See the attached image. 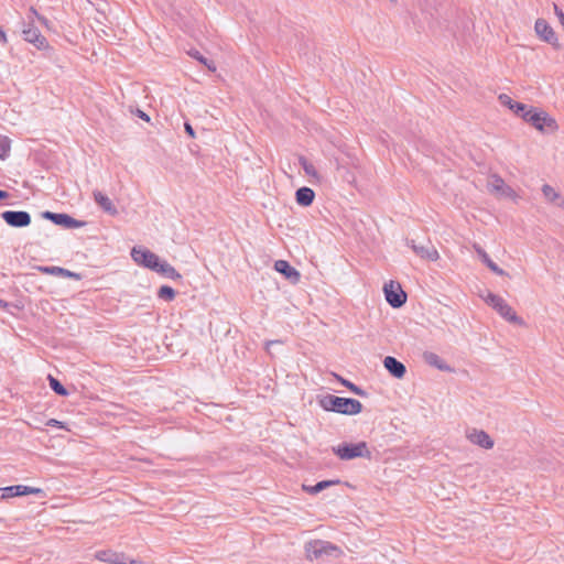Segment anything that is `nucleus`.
I'll use <instances>...</instances> for the list:
<instances>
[{"label": "nucleus", "instance_id": "nucleus-17", "mask_svg": "<svg viewBox=\"0 0 564 564\" xmlns=\"http://www.w3.org/2000/svg\"><path fill=\"white\" fill-rule=\"evenodd\" d=\"M274 269L283 274L286 279H289L292 283H297L300 281V272L295 268L291 267L290 263L285 260L275 261Z\"/></svg>", "mask_w": 564, "mask_h": 564}, {"label": "nucleus", "instance_id": "nucleus-44", "mask_svg": "<svg viewBox=\"0 0 564 564\" xmlns=\"http://www.w3.org/2000/svg\"><path fill=\"white\" fill-rule=\"evenodd\" d=\"M8 196H9V194L7 192L0 189V199H4Z\"/></svg>", "mask_w": 564, "mask_h": 564}, {"label": "nucleus", "instance_id": "nucleus-10", "mask_svg": "<svg viewBox=\"0 0 564 564\" xmlns=\"http://www.w3.org/2000/svg\"><path fill=\"white\" fill-rule=\"evenodd\" d=\"M42 217L64 228H80L85 226V221L77 220L67 214H57L47 210L42 214Z\"/></svg>", "mask_w": 564, "mask_h": 564}, {"label": "nucleus", "instance_id": "nucleus-28", "mask_svg": "<svg viewBox=\"0 0 564 564\" xmlns=\"http://www.w3.org/2000/svg\"><path fill=\"white\" fill-rule=\"evenodd\" d=\"M188 54L202 64H204L210 72H216L215 64L205 58L198 51H191Z\"/></svg>", "mask_w": 564, "mask_h": 564}, {"label": "nucleus", "instance_id": "nucleus-36", "mask_svg": "<svg viewBox=\"0 0 564 564\" xmlns=\"http://www.w3.org/2000/svg\"><path fill=\"white\" fill-rule=\"evenodd\" d=\"M553 9H554V13L558 18V21H560L561 25L564 29V12L555 3L553 4Z\"/></svg>", "mask_w": 564, "mask_h": 564}, {"label": "nucleus", "instance_id": "nucleus-42", "mask_svg": "<svg viewBox=\"0 0 564 564\" xmlns=\"http://www.w3.org/2000/svg\"><path fill=\"white\" fill-rule=\"evenodd\" d=\"M129 560L123 556V558H119L116 564H128Z\"/></svg>", "mask_w": 564, "mask_h": 564}, {"label": "nucleus", "instance_id": "nucleus-5", "mask_svg": "<svg viewBox=\"0 0 564 564\" xmlns=\"http://www.w3.org/2000/svg\"><path fill=\"white\" fill-rule=\"evenodd\" d=\"M488 191L498 198H508L513 202H518L519 195L510 187L503 178L497 174H492L487 183Z\"/></svg>", "mask_w": 564, "mask_h": 564}, {"label": "nucleus", "instance_id": "nucleus-8", "mask_svg": "<svg viewBox=\"0 0 564 564\" xmlns=\"http://www.w3.org/2000/svg\"><path fill=\"white\" fill-rule=\"evenodd\" d=\"M131 257L132 259L140 265H143L144 268L151 269L153 271L156 270L160 258L152 251L143 248L133 247L131 250Z\"/></svg>", "mask_w": 564, "mask_h": 564}, {"label": "nucleus", "instance_id": "nucleus-3", "mask_svg": "<svg viewBox=\"0 0 564 564\" xmlns=\"http://www.w3.org/2000/svg\"><path fill=\"white\" fill-rule=\"evenodd\" d=\"M481 297L506 321L519 325L523 324V321L516 314L513 308L501 296L491 292H487V294L481 295Z\"/></svg>", "mask_w": 564, "mask_h": 564}, {"label": "nucleus", "instance_id": "nucleus-2", "mask_svg": "<svg viewBox=\"0 0 564 564\" xmlns=\"http://www.w3.org/2000/svg\"><path fill=\"white\" fill-rule=\"evenodd\" d=\"M306 558L310 561L324 558H339L344 555V551L324 540H312L305 544Z\"/></svg>", "mask_w": 564, "mask_h": 564}, {"label": "nucleus", "instance_id": "nucleus-29", "mask_svg": "<svg viewBox=\"0 0 564 564\" xmlns=\"http://www.w3.org/2000/svg\"><path fill=\"white\" fill-rule=\"evenodd\" d=\"M97 557L100 561L116 564V562L119 558H123V555L122 554H117V553H110V552H100Z\"/></svg>", "mask_w": 564, "mask_h": 564}, {"label": "nucleus", "instance_id": "nucleus-33", "mask_svg": "<svg viewBox=\"0 0 564 564\" xmlns=\"http://www.w3.org/2000/svg\"><path fill=\"white\" fill-rule=\"evenodd\" d=\"M532 108H529L527 105L524 104H521V102H518L516 109H514V113H517L518 116H520L522 119H523V115L525 112H532Z\"/></svg>", "mask_w": 564, "mask_h": 564}, {"label": "nucleus", "instance_id": "nucleus-21", "mask_svg": "<svg viewBox=\"0 0 564 564\" xmlns=\"http://www.w3.org/2000/svg\"><path fill=\"white\" fill-rule=\"evenodd\" d=\"M315 197V193L310 187H301L295 193L296 203L301 206H310Z\"/></svg>", "mask_w": 564, "mask_h": 564}, {"label": "nucleus", "instance_id": "nucleus-41", "mask_svg": "<svg viewBox=\"0 0 564 564\" xmlns=\"http://www.w3.org/2000/svg\"><path fill=\"white\" fill-rule=\"evenodd\" d=\"M137 113H138L139 118H141V119H143L145 121H150V117L145 112H143L142 110H138Z\"/></svg>", "mask_w": 564, "mask_h": 564}, {"label": "nucleus", "instance_id": "nucleus-12", "mask_svg": "<svg viewBox=\"0 0 564 564\" xmlns=\"http://www.w3.org/2000/svg\"><path fill=\"white\" fill-rule=\"evenodd\" d=\"M3 220L11 227H26L31 223V216L24 210H7L2 213Z\"/></svg>", "mask_w": 564, "mask_h": 564}, {"label": "nucleus", "instance_id": "nucleus-13", "mask_svg": "<svg viewBox=\"0 0 564 564\" xmlns=\"http://www.w3.org/2000/svg\"><path fill=\"white\" fill-rule=\"evenodd\" d=\"M466 438L481 448L490 449L494 447V440L484 430L468 429L466 431Z\"/></svg>", "mask_w": 564, "mask_h": 564}, {"label": "nucleus", "instance_id": "nucleus-38", "mask_svg": "<svg viewBox=\"0 0 564 564\" xmlns=\"http://www.w3.org/2000/svg\"><path fill=\"white\" fill-rule=\"evenodd\" d=\"M184 128H185L186 133H187L191 138H195L194 129H193V127H192L189 123L185 122Z\"/></svg>", "mask_w": 564, "mask_h": 564}, {"label": "nucleus", "instance_id": "nucleus-26", "mask_svg": "<svg viewBox=\"0 0 564 564\" xmlns=\"http://www.w3.org/2000/svg\"><path fill=\"white\" fill-rule=\"evenodd\" d=\"M176 293L175 291L167 285H163L158 291V296L166 302H171L174 300Z\"/></svg>", "mask_w": 564, "mask_h": 564}, {"label": "nucleus", "instance_id": "nucleus-4", "mask_svg": "<svg viewBox=\"0 0 564 564\" xmlns=\"http://www.w3.org/2000/svg\"><path fill=\"white\" fill-rule=\"evenodd\" d=\"M333 452L341 460H350L358 457L370 458L371 456L366 442H359L356 444L343 443L336 447H333Z\"/></svg>", "mask_w": 564, "mask_h": 564}, {"label": "nucleus", "instance_id": "nucleus-19", "mask_svg": "<svg viewBox=\"0 0 564 564\" xmlns=\"http://www.w3.org/2000/svg\"><path fill=\"white\" fill-rule=\"evenodd\" d=\"M423 359L427 365H430L438 370L448 371V372L452 371V368L435 352L425 351L423 354Z\"/></svg>", "mask_w": 564, "mask_h": 564}, {"label": "nucleus", "instance_id": "nucleus-15", "mask_svg": "<svg viewBox=\"0 0 564 564\" xmlns=\"http://www.w3.org/2000/svg\"><path fill=\"white\" fill-rule=\"evenodd\" d=\"M22 34L23 39L26 42L32 43L36 48L45 50L48 47L46 39L41 34V32L36 28L29 26L22 31Z\"/></svg>", "mask_w": 564, "mask_h": 564}, {"label": "nucleus", "instance_id": "nucleus-23", "mask_svg": "<svg viewBox=\"0 0 564 564\" xmlns=\"http://www.w3.org/2000/svg\"><path fill=\"white\" fill-rule=\"evenodd\" d=\"M155 272H158L169 279H172V280H178L182 278V275L175 270L174 267H172L166 261H162V260H160Z\"/></svg>", "mask_w": 564, "mask_h": 564}, {"label": "nucleus", "instance_id": "nucleus-45", "mask_svg": "<svg viewBox=\"0 0 564 564\" xmlns=\"http://www.w3.org/2000/svg\"><path fill=\"white\" fill-rule=\"evenodd\" d=\"M128 564H144V563L142 561H138V560H129Z\"/></svg>", "mask_w": 564, "mask_h": 564}, {"label": "nucleus", "instance_id": "nucleus-25", "mask_svg": "<svg viewBox=\"0 0 564 564\" xmlns=\"http://www.w3.org/2000/svg\"><path fill=\"white\" fill-rule=\"evenodd\" d=\"M338 482H339L338 480H323V481L317 482L314 486L303 485V489L305 491H307L308 494L316 495V494L321 492L322 490L330 487L332 485H335Z\"/></svg>", "mask_w": 564, "mask_h": 564}, {"label": "nucleus", "instance_id": "nucleus-1", "mask_svg": "<svg viewBox=\"0 0 564 564\" xmlns=\"http://www.w3.org/2000/svg\"><path fill=\"white\" fill-rule=\"evenodd\" d=\"M321 406L326 411H333L340 414L354 415L362 410L360 401L350 398H341L327 394L319 400Z\"/></svg>", "mask_w": 564, "mask_h": 564}, {"label": "nucleus", "instance_id": "nucleus-6", "mask_svg": "<svg viewBox=\"0 0 564 564\" xmlns=\"http://www.w3.org/2000/svg\"><path fill=\"white\" fill-rule=\"evenodd\" d=\"M406 245L414 251V253L422 260L436 261L440 253L434 245L427 240L425 242H416L414 239H408Z\"/></svg>", "mask_w": 564, "mask_h": 564}, {"label": "nucleus", "instance_id": "nucleus-9", "mask_svg": "<svg viewBox=\"0 0 564 564\" xmlns=\"http://www.w3.org/2000/svg\"><path fill=\"white\" fill-rule=\"evenodd\" d=\"M534 30L536 35L544 42L551 44L554 47H560L558 39L553 28L544 20L538 19L535 21Z\"/></svg>", "mask_w": 564, "mask_h": 564}, {"label": "nucleus", "instance_id": "nucleus-31", "mask_svg": "<svg viewBox=\"0 0 564 564\" xmlns=\"http://www.w3.org/2000/svg\"><path fill=\"white\" fill-rule=\"evenodd\" d=\"M499 100H500L501 105L508 107L512 111H514V109L518 105V101L512 100V98L506 94H501L499 96Z\"/></svg>", "mask_w": 564, "mask_h": 564}, {"label": "nucleus", "instance_id": "nucleus-40", "mask_svg": "<svg viewBox=\"0 0 564 564\" xmlns=\"http://www.w3.org/2000/svg\"><path fill=\"white\" fill-rule=\"evenodd\" d=\"M0 42L2 44H7V42H8L7 35H6L4 31L1 28H0Z\"/></svg>", "mask_w": 564, "mask_h": 564}, {"label": "nucleus", "instance_id": "nucleus-20", "mask_svg": "<svg viewBox=\"0 0 564 564\" xmlns=\"http://www.w3.org/2000/svg\"><path fill=\"white\" fill-rule=\"evenodd\" d=\"M37 270L45 274L58 275L64 278H73L78 280L80 276L78 273L72 272L61 267H39Z\"/></svg>", "mask_w": 564, "mask_h": 564}, {"label": "nucleus", "instance_id": "nucleus-14", "mask_svg": "<svg viewBox=\"0 0 564 564\" xmlns=\"http://www.w3.org/2000/svg\"><path fill=\"white\" fill-rule=\"evenodd\" d=\"M1 489V499L11 497H20L26 495H37L42 492V489L22 485L9 486Z\"/></svg>", "mask_w": 564, "mask_h": 564}, {"label": "nucleus", "instance_id": "nucleus-11", "mask_svg": "<svg viewBox=\"0 0 564 564\" xmlns=\"http://www.w3.org/2000/svg\"><path fill=\"white\" fill-rule=\"evenodd\" d=\"M523 119L527 122H530L534 128H536L540 131H543L545 127H555V121L552 118H550L547 113L544 111L532 110V112H525L523 115Z\"/></svg>", "mask_w": 564, "mask_h": 564}, {"label": "nucleus", "instance_id": "nucleus-16", "mask_svg": "<svg viewBox=\"0 0 564 564\" xmlns=\"http://www.w3.org/2000/svg\"><path fill=\"white\" fill-rule=\"evenodd\" d=\"M95 203L107 214L111 216L118 215V209L111 202V199L104 194L101 191L95 189L93 192Z\"/></svg>", "mask_w": 564, "mask_h": 564}, {"label": "nucleus", "instance_id": "nucleus-30", "mask_svg": "<svg viewBox=\"0 0 564 564\" xmlns=\"http://www.w3.org/2000/svg\"><path fill=\"white\" fill-rule=\"evenodd\" d=\"M338 379L343 386L347 387L355 394L361 395V397L365 395V391L362 389H360L359 387H357L356 384H354L352 382H350L346 379H343V378H338Z\"/></svg>", "mask_w": 564, "mask_h": 564}, {"label": "nucleus", "instance_id": "nucleus-18", "mask_svg": "<svg viewBox=\"0 0 564 564\" xmlns=\"http://www.w3.org/2000/svg\"><path fill=\"white\" fill-rule=\"evenodd\" d=\"M383 366L390 372L391 376L398 379L403 378L406 372L405 366L401 361L391 356H387L383 359Z\"/></svg>", "mask_w": 564, "mask_h": 564}, {"label": "nucleus", "instance_id": "nucleus-7", "mask_svg": "<svg viewBox=\"0 0 564 564\" xmlns=\"http://www.w3.org/2000/svg\"><path fill=\"white\" fill-rule=\"evenodd\" d=\"M387 302L394 308L401 307L406 301V294L401 285L394 281H390L383 286Z\"/></svg>", "mask_w": 564, "mask_h": 564}, {"label": "nucleus", "instance_id": "nucleus-27", "mask_svg": "<svg viewBox=\"0 0 564 564\" xmlns=\"http://www.w3.org/2000/svg\"><path fill=\"white\" fill-rule=\"evenodd\" d=\"M48 381H50V387L56 394L63 395V397L68 394L67 390L56 378L48 376Z\"/></svg>", "mask_w": 564, "mask_h": 564}, {"label": "nucleus", "instance_id": "nucleus-43", "mask_svg": "<svg viewBox=\"0 0 564 564\" xmlns=\"http://www.w3.org/2000/svg\"><path fill=\"white\" fill-rule=\"evenodd\" d=\"M129 560L123 556V558H119L116 564H128Z\"/></svg>", "mask_w": 564, "mask_h": 564}, {"label": "nucleus", "instance_id": "nucleus-22", "mask_svg": "<svg viewBox=\"0 0 564 564\" xmlns=\"http://www.w3.org/2000/svg\"><path fill=\"white\" fill-rule=\"evenodd\" d=\"M542 193L547 202L556 204L557 206L561 207L564 206V199L562 198L561 194L557 191H555V188L552 187L551 185L544 184L542 186Z\"/></svg>", "mask_w": 564, "mask_h": 564}, {"label": "nucleus", "instance_id": "nucleus-32", "mask_svg": "<svg viewBox=\"0 0 564 564\" xmlns=\"http://www.w3.org/2000/svg\"><path fill=\"white\" fill-rule=\"evenodd\" d=\"M10 152V144L8 139L0 140V160H4Z\"/></svg>", "mask_w": 564, "mask_h": 564}, {"label": "nucleus", "instance_id": "nucleus-24", "mask_svg": "<svg viewBox=\"0 0 564 564\" xmlns=\"http://www.w3.org/2000/svg\"><path fill=\"white\" fill-rule=\"evenodd\" d=\"M299 162L307 176L312 177L316 182H321V175L318 174L315 166L307 161V159H305L304 156H300Z\"/></svg>", "mask_w": 564, "mask_h": 564}, {"label": "nucleus", "instance_id": "nucleus-34", "mask_svg": "<svg viewBox=\"0 0 564 564\" xmlns=\"http://www.w3.org/2000/svg\"><path fill=\"white\" fill-rule=\"evenodd\" d=\"M494 273L498 275H506V271L499 268L491 259H489V262L485 263Z\"/></svg>", "mask_w": 564, "mask_h": 564}, {"label": "nucleus", "instance_id": "nucleus-37", "mask_svg": "<svg viewBox=\"0 0 564 564\" xmlns=\"http://www.w3.org/2000/svg\"><path fill=\"white\" fill-rule=\"evenodd\" d=\"M46 425L47 426H53V427H61V429H65L64 426V423L58 421V420H55V419H51L46 422Z\"/></svg>", "mask_w": 564, "mask_h": 564}, {"label": "nucleus", "instance_id": "nucleus-39", "mask_svg": "<svg viewBox=\"0 0 564 564\" xmlns=\"http://www.w3.org/2000/svg\"><path fill=\"white\" fill-rule=\"evenodd\" d=\"M281 344H283V341H282V340H268V341L265 343V349L269 351V350H270V347H271L272 345H281Z\"/></svg>", "mask_w": 564, "mask_h": 564}, {"label": "nucleus", "instance_id": "nucleus-35", "mask_svg": "<svg viewBox=\"0 0 564 564\" xmlns=\"http://www.w3.org/2000/svg\"><path fill=\"white\" fill-rule=\"evenodd\" d=\"M474 249L476 250L477 254L480 257L484 263L489 262V256L488 253L478 245L474 246Z\"/></svg>", "mask_w": 564, "mask_h": 564}]
</instances>
